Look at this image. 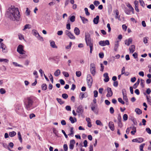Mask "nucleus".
Masks as SVG:
<instances>
[{"label": "nucleus", "instance_id": "obj_1", "mask_svg": "<svg viewBox=\"0 0 151 151\" xmlns=\"http://www.w3.org/2000/svg\"><path fill=\"white\" fill-rule=\"evenodd\" d=\"M6 14L8 18L13 21H18L20 17L18 9L15 8L14 6H12L8 9Z\"/></svg>", "mask_w": 151, "mask_h": 151}, {"label": "nucleus", "instance_id": "obj_2", "mask_svg": "<svg viewBox=\"0 0 151 151\" xmlns=\"http://www.w3.org/2000/svg\"><path fill=\"white\" fill-rule=\"evenodd\" d=\"M33 102L34 100L33 97H29L25 98L24 103L25 107L26 109L29 111L32 108V106Z\"/></svg>", "mask_w": 151, "mask_h": 151}, {"label": "nucleus", "instance_id": "obj_3", "mask_svg": "<svg viewBox=\"0 0 151 151\" xmlns=\"http://www.w3.org/2000/svg\"><path fill=\"white\" fill-rule=\"evenodd\" d=\"M85 39L87 45L89 46L90 53H91L93 50V42L91 40L89 34L86 35Z\"/></svg>", "mask_w": 151, "mask_h": 151}, {"label": "nucleus", "instance_id": "obj_4", "mask_svg": "<svg viewBox=\"0 0 151 151\" xmlns=\"http://www.w3.org/2000/svg\"><path fill=\"white\" fill-rule=\"evenodd\" d=\"M90 70L91 73L94 76L96 73V70L95 64L93 63L91 64L90 66Z\"/></svg>", "mask_w": 151, "mask_h": 151}, {"label": "nucleus", "instance_id": "obj_5", "mask_svg": "<svg viewBox=\"0 0 151 151\" xmlns=\"http://www.w3.org/2000/svg\"><path fill=\"white\" fill-rule=\"evenodd\" d=\"M93 78L90 74H88L87 77V84L89 88H90L93 83Z\"/></svg>", "mask_w": 151, "mask_h": 151}, {"label": "nucleus", "instance_id": "obj_6", "mask_svg": "<svg viewBox=\"0 0 151 151\" xmlns=\"http://www.w3.org/2000/svg\"><path fill=\"white\" fill-rule=\"evenodd\" d=\"M17 52L20 54H24L26 52L23 50V47L21 45H19L17 47Z\"/></svg>", "mask_w": 151, "mask_h": 151}, {"label": "nucleus", "instance_id": "obj_7", "mask_svg": "<svg viewBox=\"0 0 151 151\" xmlns=\"http://www.w3.org/2000/svg\"><path fill=\"white\" fill-rule=\"evenodd\" d=\"M122 92L123 96V100L126 102V104L127 105L128 104V99L127 96L126 91L125 89H123L122 90Z\"/></svg>", "mask_w": 151, "mask_h": 151}, {"label": "nucleus", "instance_id": "obj_8", "mask_svg": "<svg viewBox=\"0 0 151 151\" xmlns=\"http://www.w3.org/2000/svg\"><path fill=\"white\" fill-rule=\"evenodd\" d=\"M99 44L102 46H105L106 45H109L110 44L109 40H101L99 42Z\"/></svg>", "mask_w": 151, "mask_h": 151}, {"label": "nucleus", "instance_id": "obj_9", "mask_svg": "<svg viewBox=\"0 0 151 151\" xmlns=\"http://www.w3.org/2000/svg\"><path fill=\"white\" fill-rule=\"evenodd\" d=\"M65 34L71 39H75V37L68 30L65 31Z\"/></svg>", "mask_w": 151, "mask_h": 151}, {"label": "nucleus", "instance_id": "obj_10", "mask_svg": "<svg viewBox=\"0 0 151 151\" xmlns=\"http://www.w3.org/2000/svg\"><path fill=\"white\" fill-rule=\"evenodd\" d=\"M76 111L80 114H82L83 112V108L82 105H80L78 107Z\"/></svg>", "mask_w": 151, "mask_h": 151}, {"label": "nucleus", "instance_id": "obj_11", "mask_svg": "<svg viewBox=\"0 0 151 151\" xmlns=\"http://www.w3.org/2000/svg\"><path fill=\"white\" fill-rule=\"evenodd\" d=\"M0 48L2 49V52L4 53H6L7 52V49L6 46L3 43H1L0 45Z\"/></svg>", "mask_w": 151, "mask_h": 151}, {"label": "nucleus", "instance_id": "obj_12", "mask_svg": "<svg viewBox=\"0 0 151 151\" xmlns=\"http://www.w3.org/2000/svg\"><path fill=\"white\" fill-rule=\"evenodd\" d=\"M144 141L143 138L141 137L134 139L132 140L133 142H137L139 143L142 142Z\"/></svg>", "mask_w": 151, "mask_h": 151}, {"label": "nucleus", "instance_id": "obj_13", "mask_svg": "<svg viewBox=\"0 0 151 151\" xmlns=\"http://www.w3.org/2000/svg\"><path fill=\"white\" fill-rule=\"evenodd\" d=\"M108 93L106 94V96L108 97H111L113 95V92L111 88H107Z\"/></svg>", "mask_w": 151, "mask_h": 151}, {"label": "nucleus", "instance_id": "obj_14", "mask_svg": "<svg viewBox=\"0 0 151 151\" xmlns=\"http://www.w3.org/2000/svg\"><path fill=\"white\" fill-rule=\"evenodd\" d=\"M75 143V142L74 139H72L70 140L69 145V148L70 149L72 150L73 149L74 147V144Z\"/></svg>", "mask_w": 151, "mask_h": 151}, {"label": "nucleus", "instance_id": "obj_15", "mask_svg": "<svg viewBox=\"0 0 151 151\" xmlns=\"http://www.w3.org/2000/svg\"><path fill=\"white\" fill-rule=\"evenodd\" d=\"M16 112L18 114H20L22 111V107L20 105H18L17 106L15 109Z\"/></svg>", "mask_w": 151, "mask_h": 151}, {"label": "nucleus", "instance_id": "obj_16", "mask_svg": "<svg viewBox=\"0 0 151 151\" xmlns=\"http://www.w3.org/2000/svg\"><path fill=\"white\" fill-rule=\"evenodd\" d=\"M108 126L110 129L113 131L114 130V126L113 122H110L109 123Z\"/></svg>", "mask_w": 151, "mask_h": 151}, {"label": "nucleus", "instance_id": "obj_17", "mask_svg": "<svg viewBox=\"0 0 151 151\" xmlns=\"http://www.w3.org/2000/svg\"><path fill=\"white\" fill-rule=\"evenodd\" d=\"M119 47V42L118 41H116L115 42L114 46V50L115 51H117L118 48Z\"/></svg>", "mask_w": 151, "mask_h": 151}, {"label": "nucleus", "instance_id": "obj_18", "mask_svg": "<svg viewBox=\"0 0 151 151\" xmlns=\"http://www.w3.org/2000/svg\"><path fill=\"white\" fill-rule=\"evenodd\" d=\"M132 40L131 38H129L128 40H125V44L127 46H129L130 44L132 43Z\"/></svg>", "mask_w": 151, "mask_h": 151}, {"label": "nucleus", "instance_id": "obj_19", "mask_svg": "<svg viewBox=\"0 0 151 151\" xmlns=\"http://www.w3.org/2000/svg\"><path fill=\"white\" fill-rule=\"evenodd\" d=\"M118 125L120 128H122L123 126V124L122 123V120L121 119V117L120 116H119L118 117Z\"/></svg>", "mask_w": 151, "mask_h": 151}, {"label": "nucleus", "instance_id": "obj_20", "mask_svg": "<svg viewBox=\"0 0 151 151\" xmlns=\"http://www.w3.org/2000/svg\"><path fill=\"white\" fill-rule=\"evenodd\" d=\"M104 76L105 78L104 79V81L105 82H107L109 80V78L108 75V74L107 73H105L104 74Z\"/></svg>", "mask_w": 151, "mask_h": 151}, {"label": "nucleus", "instance_id": "obj_21", "mask_svg": "<svg viewBox=\"0 0 151 151\" xmlns=\"http://www.w3.org/2000/svg\"><path fill=\"white\" fill-rule=\"evenodd\" d=\"M99 16H97L95 18H94L93 20V22L95 24H97L99 22Z\"/></svg>", "mask_w": 151, "mask_h": 151}, {"label": "nucleus", "instance_id": "obj_22", "mask_svg": "<svg viewBox=\"0 0 151 151\" xmlns=\"http://www.w3.org/2000/svg\"><path fill=\"white\" fill-rule=\"evenodd\" d=\"M135 46L134 45H131L129 48L130 52L133 53L135 51Z\"/></svg>", "mask_w": 151, "mask_h": 151}, {"label": "nucleus", "instance_id": "obj_23", "mask_svg": "<svg viewBox=\"0 0 151 151\" xmlns=\"http://www.w3.org/2000/svg\"><path fill=\"white\" fill-rule=\"evenodd\" d=\"M74 33L76 35H78L80 33V31L79 29L77 27H76L74 29Z\"/></svg>", "mask_w": 151, "mask_h": 151}, {"label": "nucleus", "instance_id": "obj_24", "mask_svg": "<svg viewBox=\"0 0 151 151\" xmlns=\"http://www.w3.org/2000/svg\"><path fill=\"white\" fill-rule=\"evenodd\" d=\"M116 16L115 17L116 19H117L119 20H120V16L119 15V12L117 10H115Z\"/></svg>", "mask_w": 151, "mask_h": 151}, {"label": "nucleus", "instance_id": "obj_25", "mask_svg": "<svg viewBox=\"0 0 151 151\" xmlns=\"http://www.w3.org/2000/svg\"><path fill=\"white\" fill-rule=\"evenodd\" d=\"M80 17L81 18L83 24H85L88 22V20L87 19L85 18L84 17H82L81 16H80Z\"/></svg>", "mask_w": 151, "mask_h": 151}, {"label": "nucleus", "instance_id": "obj_26", "mask_svg": "<svg viewBox=\"0 0 151 151\" xmlns=\"http://www.w3.org/2000/svg\"><path fill=\"white\" fill-rule=\"evenodd\" d=\"M50 45L53 48H57V47L55 45V42L53 41L50 42Z\"/></svg>", "mask_w": 151, "mask_h": 151}, {"label": "nucleus", "instance_id": "obj_27", "mask_svg": "<svg viewBox=\"0 0 151 151\" xmlns=\"http://www.w3.org/2000/svg\"><path fill=\"white\" fill-rule=\"evenodd\" d=\"M32 32L33 35H35L36 37H37V36H39V34L36 30L35 29H33L32 30Z\"/></svg>", "mask_w": 151, "mask_h": 151}, {"label": "nucleus", "instance_id": "obj_28", "mask_svg": "<svg viewBox=\"0 0 151 151\" xmlns=\"http://www.w3.org/2000/svg\"><path fill=\"white\" fill-rule=\"evenodd\" d=\"M60 74V70L59 69L57 70L54 73V75L56 77L58 76Z\"/></svg>", "mask_w": 151, "mask_h": 151}, {"label": "nucleus", "instance_id": "obj_29", "mask_svg": "<svg viewBox=\"0 0 151 151\" xmlns=\"http://www.w3.org/2000/svg\"><path fill=\"white\" fill-rule=\"evenodd\" d=\"M69 120L72 124L74 123L75 122H77V119L76 118H74V119L72 116H70L69 118Z\"/></svg>", "mask_w": 151, "mask_h": 151}, {"label": "nucleus", "instance_id": "obj_30", "mask_svg": "<svg viewBox=\"0 0 151 151\" xmlns=\"http://www.w3.org/2000/svg\"><path fill=\"white\" fill-rule=\"evenodd\" d=\"M135 111L136 112L137 114H142V111L138 108L136 109Z\"/></svg>", "mask_w": 151, "mask_h": 151}, {"label": "nucleus", "instance_id": "obj_31", "mask_svg": "<svg viewBox=\"0 0 151 151\" xmlns=\"http://www.w3.org/2000/svg\"><path fill=\"white\" fill-rule=\"evenodd\" d=\"M16 134V132L14 131H12L9 133V136L11 137H12L15 136Z\"/></svg>", "mask_w": 151, "mask_h": 151}, {"label": "nucleus", "instance_id": "obj_32", "mask_svg": "<svg viewBox=\"0 0 151 151\" xmlns=\"http://www.w3.org/2000/svg\"><path fill=\"white\" fill-rule=\"evenodd\" d=\"M31 26L29 24H27L24 26V28L22 29L23 31H24L27 29H30L31 28Z\"/></svg>", "mask_w": 151, "mask_h": 151}, {"label": "nucleus", "instance_id": "obj_33", "mask_svg": "<svg viewBox=\"0 0 151 151\" xmlns=\"http://www.w3.org/2000/svg\"><path fill=\"white\" fill-rule=\"evenodd\" d=\"M17 134L18 135L19 139L20 141V142L22 143V139L20 132H18Z\"/></svg>", "mask_w": 151, "mask_h": 151}, {"label": "nucleus", "instance_id": "obj_34", "mask_svg": "<svg viewBox=\"0 0 151 151\" xmlns=\"http://www.w3.org/2000/svg\"><path fill=\"white\" fill-rule=\"evenodd\" d=\"M56 100L60 104H62L64 103V102L63 101L62 99H59L58 98H57L56 99Z\"/></svg>", "mask_w": 151, "mask_h": 151}, {"label": "nucleus", "instance_id": "obj_35", "mask_svg": "<svg viewBox=\"0 0 151 151\" xmlns=\"http://www.w3.org/2000/svg\"><path fill=\"white\" fill-rule=\"evenodd\" d=\"M42 90H45L47 88V86L46 84L44 83L42 85Z\"/></svg>", "mask_w": 151, "mask_h": 151}, {"label": "nucleus", "instance_id": "obj_36", "mask_svg": "<svg viewBox=\"0 0 151 151\" xmlns=\"http://www.w3.org/2000/svg\"><path fill=\"white\" fill-rule=\"evenodd\" d=\"M13 64L15 66H18L22 68L23 66L22 65L18 64L17 63L15 62H13Z\"/></svg>", "mask_w": 151, "mask_h": 151}, {"label": "nucleus", "instance_id": "obj_37", "mask_svg": "<svg viewBox=\"0 0 151 151\" xmlns=\"http://www.w3.org/2000/svg\"><path fill=\"white\" fill-rule=\"evenodd\" d=\"M84 11H85V14L87 16H89L90 14V13L88 12V9L87 8H84Z\"/></svg>", "mask_w": 151, "mask_h": 151}, {"label": "nucleus", "instance_id": "obj_38", "mask_svg": "<svg viewBox=\"0 0 151 151\" xmlns=\"http://www.w3.org/2000/svg\"><path fill=\"white\" fill-rule=\"evenodd\" d=\"M70 132L69 135H70L71 137H73V136L74 132L73 131V128L72 127L70 128Z\"/></svg>", "mask_w": 151, "mask_h": 151}, {"label": "nucleus", "instance_id": "obj_39", "mask_svg": "<svg viewBox=\"0 0 151 151\" xmlns=\"http://www.w3.org/2000/svg\"><path fill=\"white\" fill-rule=\"evenodd\" d=\"M62 73L64 76L66 77H68L69 76V74L68 73L66 72L63 71L62 72Z\"/></svg>", "mask_w": 151, "mask_h": 151}, {"label": "nucleus", "instance_id": "obj_40", "mask_svg": "<svg viewBox=\"0 0 151 151\" xmlns=\"http://www.w3.org/2000/svg\"><path fill=\"white\" fill-rule=\"evenodd\" d=\"M139 1L142 7H144L145 6V4L144 1L142 0H139Z\"/></svg>", "mask_w": 151, "mask_h": 151}, {"label": "nucleus", "instance_id": "obj_41", "mask_svg": "<svg viewBox=\"0 0 151 151\" xmlns=\"http://www.w3.org/2000/svg\"><path fill=\"white\" fill-rule=\"evenodd\" d=\"M118 101L122 104H124L125 102L122 100V98H119L118 99Z\"/></svg>", "mask_w": 151, "mask_h": 151}, {"label": "nucleus", "instance_id": "obj_42", "mask_svg": "<svg viewBox=\"0 0 151 151\" xmlns=\"http://www.w3.org/2000/svg\"><path fill=\"white\" fill-rule=\"evenodd\" d=\"M75 17L74 16H71L70 19V20L72 22H73L75 21Z\"/></svg>", "mask_w": 151, "mask_h": 151}, {"label": "nucleus", "instance_id": "obj_43", "mask_svg": "<svg viewBox=\"0 0 151 151\" xmlns=\"http://www.w3.org/2000/svg\"><path fill=\"white\" fill-rule=\"evenodd\" d=\"M0 92L1 94H4L6 93V91L4 89L1 88L0 89Z\"/></svg>", "mask_w": 151, "mask_h": 151}, {"label": "nucleus", "instance_id": "obj_44", "mask_svg": "<svg viewBox=\"0 0 151 151\" xmlns=\"http://www.w3.org/2000/svg\"><path fill=\"white\" fill-rule=\"evenodd\" d=\"M128 116L127 114H125L123 115V119L124 121H126L128 119Z\"/></svg>", "mask_w": 151, "mask_h": 151}, {"label": "nucleus", "instance_id": "obj_45", "mask_svg": "<svg viewBox=\"0 0 151 151\" xmlns=\"http://www.w3.org/2000/svg\"><path fill=\"white\" fill-rule=\"evenodd\" d=\"M93 4L96 6H97L100 4V2L98 1H95L93 2Z\"/></svg>", "mask_w": 151, "mask_h": 151}, {"label": "nucleus", "instance_id": "obj_46", "mask_svg": "<svg viewBox=\"0 0 151 151\" xmlns=\"http://www.w3.org/2000/svg\"><path fill=\"white\" fill-rule=\"evenodd\" d=\"M141 82L140 83V85L142 86V88H144V81L142 79H141Z\"/></svg>", "mask_w": 151, "mask_h": 151}, {"label": "nucleus", "instance_id": "obj_47", "mask_svg": "<svg viewBox=\"0 0 151 151\" xmlns=\"http://www.w3.org/2000/svg\"><path fill=\"white\" fill-rule=\"evenodd\" d=\"M148 38L147 37H145L143 39V42L145 44H146L147 43V39Z\"/></svg>", "mask_w": 151, "mask_h": 151}, {"label": "nucleus", "instance_id": "obj_48", "mask_svg": "<svg viewBox=\"0 0 151 151\" xmlns=\"http://www.w3.org/2000/svg\"><path fill=\"white\" fill-rule=\"evenodd\" d=\"M147 100L149 104L151 106V99H149L148 96H147Z\"/></svg>", "mask_w": 151, "mask_h": 151}, {"label": "nucleus", "instance_id": "obj_49", "mask_svg": "<svg viewBox=\"0 0 151 151\" xmlns=\"http://www.w3.org/2000/svg\"><path fill=\"white\" fill-rule=\"evenodd\" d=\"M63 148L65 151H67L68 150V147L67 144H64L63 145Z\"/></svg>", "mask_w": 151, "mask_h": 151}, {"label": "nucleus", "instance_id": "obj_50", "mask_svg": "<svg viewBox=\"0 0 151 151\" xmlns=\"http://www.w3.org/2000/svg\"><path fill=\"white\" fill-rule=\"evenodd\" d=\"M94 96L95 97H96L98 96V92L97 91L95 90L93 91Z\"/></svg>", "mask_w": 151, "mask_h": 151}, {"label": "nucleus", "instance_id": "obj_51", "mask_svg": "<svg viewBox=\"0 0 151 151\" xmlns=\"http://www.w3.org/2000/svg\"><path fill=\"white\" fill-rule=\"evenodd\" d=\"M62 97L64 99H66L68 97V95L66 93H63L62 95Z\"/></svg>", "mask_w": 151, "mask_h": 151}, {"label": "nucleus", "instance_id": "obj_52", "mask_svg": "<svg viewBox=\"0 0 151 151\" xmlns=\"http://www.w3.org/2000/svg\"><path fill=\"white\" fill-rule=\"evenodd\" d=\"M37 38L38 40H40L41 41H43V39L42 37H41L40 35H39V36H37Z\"/></svg>", "mask_w": 151, "mask_h": 151}, {"label": "nucleus", "instance_id": "obj_53", "mask_svg": "<svg viewBox=\"0 0 151 151\" xmlns=\"http://www.w3.org/2000/svg\"><path fill=\"white\" fill-rule=\"evenodd\" d=\"M76 76L78 77H80L81 75V72L80 71H76Z\"/></svg>", "mask_w": 151, "mask_h": 151}, {"label": "nucleus", "instance_id": "obj_54", "mask_svg": "<svg viewBox=\"0 0 151 151\" xmlns=\"http://www.w3.org/2000/svg\"><path fill=\"white\" fill-rule=\"evenodd\" d=\"M72 45V43L71 42H70L69 44L68 45L65 47V48L66 49H70Z\"/></svg>", "mask_w": 151, "mask_h": 151}, {"label": "nucleus", "instance_id": "obj_55", "mask_svg": "<svg viewBox=\"0 0 151 151\" xmlns=\"http://www.w3.org/2000/svg\"><path fill=\"white\" fill-rule=\"evenodd\" d=\"M18 35L19 38L20 40H21L23 39L24 40V36L23 35L20 34H19Z\"/></svg>", "mask_w": 151, "mask_h": 151}, {"label": "nucleus", "instance_id": "obj_56", "mask_svg": "<svg viewBox=\"0 0 151 151\" xmlns=\"http://www.w3.org/2000/svg\"><path fill=\"white\" fill-rule=\"evenodd\" d=\"M51 82H52V83H53V77L51 75V74H50V75L49 76Z\"/></svg>", "mask_w": 151, "mask_h": 151}, {"label": "nucleus", "instance_id": "obj_57", "mask_svg": "<svg viewBox=\"0 0 151 151\" xmlns=\"http://www.w3.org/2000/svg\"><path fill=\"white\" fill-rule=\"evenodd\" d=\"M4 61L5 62H8L9 60L6 59H0V62H2Z\"/></svg>", "mask_w": 151, "mask_h": 151}, {"label": "nucleus", "instance_id": "obj_58", "mask_svg": "<svg viewBox=\"0 0 151 151\" xmlns=\"http://www.w3.org/2000/svg\"><path fill=\"white\" fill-rule=\"evenodd\" d=\"M84 93H81L80 94V96H81L80 98L81 100H82L84 97Z\"/></svg>", "mask_w": 151, "mask_h": 151}, {"label": "nucleus", "instance_id": "obj_59", "mask_svg": "<svg viewBox=\"0 0 151 151\" xmlns=\"http://www.w3.org/2000/svg\"><path fill=\"white\" fill-rule=\"evenodd\" d=\"M146 131L149 134H151V130L149 128H147L146 129Z\"/></svg>", "mask_w": 151, "mask_h": 151}, {"label": "nucleus", "instance_id": "obj_60", "mask_svg": "<svg viewBox=\"0 0 151 151\" xmlns=\"http://www.w3.org/2000/svg\"><path fill=\"white\" fill-rule=\"evenodd\" d=\"M110 112L111 114H113L114 112V110L113 107H111L110 108Z\"/></svg>", "mask_w": 151, "mask_h": 151}, {"label": "nucleus", "instance_id": "obj_61", "mask_svg": "<svg viewBox=\"0 0 151 151\" xmlns=\"http://www.w3.org/2000/svg\"><path fill=\"white\" fill-rule=\"evenodd\" d=\"M66 109L68 111H70L71 110V107L69 106H65Z\"/></svg>", "mask_w": 151, "mask_h": 151}, {"label": "nucleus", "instance_id": "obj_62", "mask_svg": "<svg viewBox=\"0 0 151 151\" xmlns=\"http://www.w3.org/2000/svg\"><path fill=\"white\" fill-rule=\"evenodd\" d=\"M145 145V143H143L140 145L139 149H140V150H143V147Z\"/></svg>", "mask_w": 151, "mask_h": 151}, {"label": "nucleus", "instance_id": "obj_63", "mask_svg": "<svg viewBox=\"0 0 151 151\" xmlns=\"http://www.w3.org/2000/svg\"><path fill=\"white\" fill-rule=\"evenodd\" d=\"M151 92V90L150 88H148L147 89L146 93L148 94H149Z\"/></svg>", "mask_w": 151, "mask_h": 151}, {"label": "nucleus", "instance_id": "obj_64", "mask_svg": "<svg viewBox=\"0 0 151 151\" xmlns=\"http://www.w3.org/2000/svg\"><path fill=\"white\" fill-rule=\"evenodd\" d=\"M61 123L63 125H65L66 124V122L65 120H62L61 122Z\"/></svg>", "mask_w": 151, "mask_h": 151}]
</instances>
